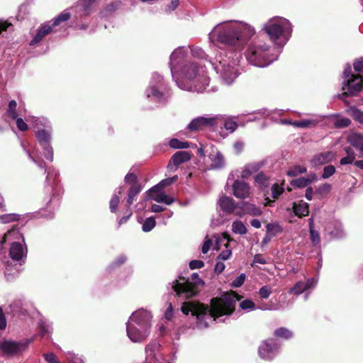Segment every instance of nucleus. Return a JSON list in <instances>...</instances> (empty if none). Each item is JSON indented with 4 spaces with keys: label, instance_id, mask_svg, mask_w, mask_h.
Instances as JSON below:
<instances>
[{
    "label": "nucleus",
    "instance_id": "obj_1",
    "mask_svg": "<svg viewBox=\"0 0 363 363\" xmlns=\"http://www.w3.org/2000/svg\"><path fill=\"white\" fill-rule=\"evenodd\" d=\"M188 48L179 47L169 57V67L173 79L181 89L203 92L209 84L205 65L194 60H187Z\"/></svg>",
    "mask_w": 363,
    "mask_h": 363
},
{
    "label": "nucleus",
    "instance_id": "obj_2",
    "mask_svg": "<svg viewBox=\"0 0 363 363\" xmlns=\"http://www.w3.org/2000/svg\"><path fill=\"white\" fill-rule=\"evenodd\" d=\"M239 298L234 293H225L211 301V307L195 301L183 303L181 311L184 314L195 316L196 327L206 328L213 322H224L235 311Z\"/></svg>",
    "mask_w": 363,
    "mask_h": 363
},
{
    "label": "nucleus",
    "instance_id": "obj_3",
    "mask_svg": "<svg viewBox=\"0 0 363 363\" xmlns=\"http://www.w3.org/2000/svg\"><path fill=\"white\" fill-rule=\"evenodd\" d=\"M255 33V30L252 26L242 21H229L218 23L209 33L208 38L215 52H219V43L229 50L240 51Z\"/></svg>",
    "mask_w": 363,
    "mask_h": 363
},
{
    "label": "nucleus",
    "instance_id": "obj_4",
    "mask_svg": "<svg viewBox=\"0 0 363 363\" xmlns=\"http://www.w3.org/2000/svg\"><path fill=\"white\" fill-rule=\"evenodd\" d=\"M217 53L213 61L208 60L213 66L216 72L218 74L226 84H231L239 75L238 66L241 59L240 51H228L223 48Z\"/></svg>",
    "mask_w": 363,
    "mask_h": 363
},
{
    "label": "nucleus",
    "instance_id": "obj_5",
    "mask_svg": "<svg viewBox=\"0 0 363 363\" xmlns=\"http://www.w3.org/2000/svg\"><path fill=\"white\" fill-rule=\"evenodd\" d=\"M279 54L280 50L277 46H272L262 40L257 39L248 45L245 57L250 64L263 68L276 61Z\"/></svg>",
    "mask_w": 363,
    "mask_h": 363
},
{
    "label": "nucleus",
    "instance_id": "obj_6",
    "mask_svg": "<svg viewBox=\"0 0 363 363\" xmlns=\"http://www.w3.org/2000/svg\"><path fill=\"white\" fill-rule=\"evenodd\" d=\"M151 311L140 308L132 313L126 323V333L133 342H142L150 335L152 328Z\"/></svg>",
    "mask_w": 363,
    "mask_h": 363
},
{
    "label": "nucleus",
    "instance_id": "obj_7",
    "mask_svg": "<svg viewBox=\"0 0 363 363\" xmlns=\"http://www.w3.org/2000/svg\"><path fill=\"white\" fill-rule=\"evenodd\" d=\"M262 30L274 45L280 48L284 47L290 39L293 28L288 19L274 16L263 24Z\"/></svg>",
    "mask_w": 363,
    "mask_h": 363
},
{
    "label": "nucleus",
    "instance_id": "obj_8",
    "mask_svg": "<svg viewBox=\"0 0 363 363\" xmlns=\"http://www.w3.org/2000/svg\"><path fill=\"white\" fill-rule=\"evenodd\" d=\"M6 242H10L9 255L11 259L18 263L19 266L23 264L26 261L28 247L24 237L18 228H13L0 238V251Z\"/></svg>",
    "mask_w": 363,
    "mask_h": 363
},
{
    "label": "nucleus",
    "instance_id": "obj_9",
    "mask_svg": "<svg viewBox=\"0 0 363 363\" xmlns=\"http://www.w3.org/2000/svg\"><path fill=\"white\" fill-rule=\"evenodd\" d=\"M145 96L150 101L156 105H164L167 103L170 94L163 77L154 73L150 81L149 86L145 91Z\"/></svg>",
    "mask_w": 363,
    "mask_h": 363
},
{
    "label": "nucleus",
    "instance_id": "obj_10",
    "mask_svg": "<svg viewBox=\"0 0 363 363\" xmlns=\"http://www.w3.org/2000/svg\"><path fill=\"white\" fill-rule=\"evenodd\" d=\"M363 89V77L352 73V67L347 65L343 72V96L356 95Z\"/></svg>",
    "mask_w": 363,
    "mask_h": 363
},
{
    "label": "nucleus",
    "instance_id": "obj_11",
    "mask_svg": "<svg viewBox=\"0 0 363 363\" xmlns=\"http://www.w3.org/2000/svg\"><path fill=\"white\" fill-rule=\"evenodd\" d=\"M39 129L35 132L36 139L43 150L45 157L50 162L54 159L53 148L51 145L52 128Z\"/></svg>",
    "mask_w": 363,
    "mask_h": 363
},
{
    "label": "nucleus",
    "instance_id": "obj_12",
    "mask_svg": "<svg viewBox=\"0 0 363 363\" xmlns=\"http://www.w3.org/2000/svg\"><path fill=\"white\" fill-rule=\"evenodd\" d=\"M220 116L216 115H204L196 117L191 121L186 126L189 131H199L205 128H214L218 126Z\"/></svg>",
    "mask_w": 363,
    "mask_h": 363
},
{
    "label": "nucleus",
    "instance_id": "obj_13",
    "mask_svg": "<svg viewBox=\"0 0 363 363\" xmlns=\"http://www.w3.org/2000/svg\"><path fill=\"white\" fill-rule=\"evenodd\" d=\"M169 285L181 299H187L196 294L194 285L184 278L180 279V280L176 279Z\"/></svg>",
    "mask_w": 363,
    "mask_h": 363
},
{
    "label": "nucleus",
    "instance_id": "obj_14",
    "mask_svg": "<svg viewBox=\"0 0 363 363\" xmlns=\"http://www.w3.org/2000/svg\"><path fill=\"white\" fill-rule=\"evenodd\" d=\"M279 345L273 339L263 341L259 347L258 353L261 359L272 360L279 353Z\"/></svg>",
    "mask_w": 363,
    "mask_h": 363
},
{
    "label": "nucleus",
    "instance_id": "obj_15",
    "mask_svg": "<svg viewBox=\"0 0 363 363\" xmlns=\"http://www.w3.org/2000/svg\"><path fill=\"white\" fill-rule=\"evenodd\" d=\"M30 342L31 340L21 342L3 340L0 343V350L4 354L13 355L25 351Z\"/></svg>",
    "mask_w": 363,
    "mask_h": 363
},
{
    "label": "nucleus",
    "instance_id": "obj_16",
    "mask_svg": "<svg viewBox=\"0 0 363 363\" xmlns=\"http://www.w3.org/2000/svg\"><path fill=\"white\" fill-rule=\"evenodd\" d=\"M233 195L238 199H246L250 195V185L242 180L237 179L233 184Z\"/></svg>",
    "mask_w": 363,
    "mask_h": 363
},
{
    "label": "nucleus",
    "instance_id": "obj_17",
    "mask_svg": "<svg viewBox=\"0 0 363 363\" xmlns=\"http://www.w3.org/2000/svg\"><path fill=\"white\" fill-rule=\"evenodd\" d=\"M335 156V153L332 151L320 152L313 156L310 163L312 167L316 168L333 161Z\"/></svg>",
    "mask_w": 363,
    "mask_h": 363
},
{
    "label": "nucleus",
    "instance_id": "obj_18",
    "mask_svg": "<svg viewBox=\"0 0 363 363\" xmlns=\"http://www.w3.org/2000/svg\"><path fill=\"white\" fill-rule=\"evenodd\" d=\"M208 157L211 161L210 169H220L224 167V157L217 148L211 147V150L208 155Z\"/></svg>",
    "mask_w": 363,
    "mask_h": 363
},
{
    "label": "nucleus",
    "instance_id": "obj_19",
    "mask_svg": "<svg viewBox=\"0 0 363 363\" xmlns=\"http://www.w3.org/2000/svg\"><path fill=\"white\" fill-rule=\"evenodd\" d=\"M52 26H50V23L42 24L38 29L36 34L34 35L32 40L30 42V45L35 46L52 30Z\"/></svg>",
    "mask_w": 363,
    "mask_h": 363
},
{
    "label": "nucleus",
    "instance_id": "obj_20",
    "mask_svg": "<svg viewBox=\"0 0 363 363\" xmlns=\"http://www.w3.org/2000/svg\"><path fill=\"white\" fill-rule=\"evenodd\" d=\"M148 199L157 203H164L166 205H171L174 202V198L167 195L162 190L152 193L150 189Z\"/></svg>",
    "mask_w": 363,
    "mask_h": 363
},
{
    "label": "nucleus",
    "instance_id": "obj_21",
    "mask_svg": "<svg viewBox=\"0 0 363 363\" xmlns=\"http://www.w3.org/2000/svg\"><path fill=\"white\" fill-rule=\"evenodd\" d=\"M220 208L226 213H233L236 209V205L234 200L228 196H223L218 201Z\"/></svg>",
    "mask_w": 363,
    "mask_h": 363
},
{
    "label": "nucleus",
    "instance_id": "obj_22",
    "mask_svg": "<svg viewBox=\"0 0 363 363\" xmlns=\"http://www.w3.org/2000/svg\"><path fill=\"white\" fill-rule=\"evenodd\" d=\"M217 116L220 117V118L218 120V125L223 124V128L228 131V133H233L238 128V123L235 121L233 117L219 114Z\"/></svg>",
    "mask_w": 363,
    "mask_h": 363
},
{
    "label": "nucleus",
    "instance_id": "obj_23",
    "mask_svg": "<svg viewBox=\"0 0 363 363\" xmlns=\"http://www.w3.org/2000/svg\"><path fill=\"white\" fill-rule=\"evenodd\" d=\"M27 122L30 123L34 128L41 129L40 127L50 128V122L43 116L38 117L35 116H28L26 118Z\"/></svg>",
    "mask_w": 363,
    "mask_h": 363
},
{
    "label": "nucleus",
    "instance_id": "obj_24",
    "mask_svg": "<svg viewBox=\"0 0 363 363\" xmlns=\"http://www.w3.org/2000/svg\"><path fill=\"white\" fill-rule=\"evenodd\" d=\"M263 166V162H257L247 164L244 167L241 172L240 177L242 179H248L254 173L258 172Z\"/></svg>",
    "mask_w": 363,
    "mask_h": 363
},
{
    "label": "nucleus",
    "instance_id": "obj_25",
    "mask_svg": "<svg viewBox=\"0 0 363 363\" xmlns=\"http://www.w3.org/2000/svg\"><path fill=\"white\" fill-rule=\"evenodd\" d=\"M19 116L20 115L17 109V102L15 100L9 101L8 108L4 115L5 120L10 123L11 120L16 118V117Z\"/></svg>",
    "mask_w": 363,
    "mask_h": 363
},
{
    "label": "nucleus",
    "instance_id": "obj_26",
    "mask_svg": "<svg viewBox=\"0 0 363 363\" xmlns=\"http://www.w3.org/2000/svg\"><path fill=\"white\" fill-rule=\"evenodd\" d=\"M318 178L315 174L310 176V178L300 177L296 179H293L291 182V185L296 188H304L313 182L317 181Z\"/></svg>",
    "mask_w": 363,
    "mask_h": 363
},
{
    "label": "nucleus",
    "instance_id": "obj_27",
    "mask_svg": "<svg viewBox=\"0 0 363 363\" xmlns=\"http://www.w3.org/2000/svg\"><path fill=\"white\" fill-rule=\"evenodd\" d=\"M124 191L123 186H119L114 191V193L111 197L109 203L110 211L112 213H116L117 211L118 206L120 202V196Z\"/></svg>",
    "mask_w": 363,
    "mask_h": 363
},
{
    "label": "nucleus",
    "instance_id": "obj_28",
    "mask_svg": "<svg viewBox=\"0 0 363 363\" xmlns=\"http://www.w3.org/2000/svg\"><path fill=\"white\" fill-rule=\"evenodd\" d=\"M191 159V154L186 151H179L174 154L171 158V161L174 165L178 167L183 162H187Z\"/></svg>",
    "mask_w": 363,
    "mask_h": 363
},
{
    "label": "nucleus",
    "instance_id": "obj_29",
    "mask_svg": "<svg viewBox=\"0 0 363 363\" xmlns=\"http://www.w3.org/2000/svg\"><path fill=\"white\" fill-rule=\"evenodd\" d=\"M242 211L244 214H250L253 216H259L262 213L259 208L257 207L255 204L247 202L242 203Z\"/></svg>",
    "mask_w": 363,
    "mask_h": 363
},
{
    "label": "nucleus",
    "instance_id": "obj_30",
    "mask_svg": "<svg viewBox=\"0 0 363 363\" xmlns=\"http://www.w3.org/2000/svg\"><path fill=\"white\" fill-rule=\"evenodd\" d=\"M326 231L328 232L329 235L332 238L340 239L345 236V232L342 229V225L340 223H335L333 226V230L330 229V226L328 225Z\"/></svg>",
    "mask_w": 363,
    "mask_h": 363
},
{
    "label": "nucleus",
    "instance_id": "obj_31",
    "mask_svg": "<svg viewBox=\"0 0 363 363\" xmlns=\"http://www.w3.org/2000/svg\"><path fill=\"white\" fill-rule=\"evenodd\" d=\"M293 211L295 215L300 218L306 216L309 213L308 204L306 202H301L299 203H294Z\"/></svg>",
    "mask_w": 363,
    "mask_h": 363
},
{
    "label": "nucleus",
    "instance_id": "obj_32",
    "mask_svg": "<svg viewBox=\"0 0 363 363\" xmlns=\"http://www.w3.org/2000/svg\"><path fill=\"white\" fill-rule=\"evenodd\" d=\"M20 273L18 267H14L11 263L7 262L5 266L4 274L8 281H11Z\"/></svg>",
    "mask_w": 363,
    "mask_h": 363
},
{
    "label": "nucleus",
    "instance_id": "obj_33",
    "mask_svg": "<svg viewBox=\"0 0 363 363\" xmlns=\"http://www.w3.org/2000/svg\"><path fill=\"white\" fill-rule=\"evenodd\" d=\"M142 187L141 186H130V189L128 192V197L126 199V207H129L133 204L135 197L139 194L141 191Z\"/></svg>",
    "mask_w": 363,
    "mask_h": 363
},
{
    "label": "nucleus",
    "instance_id": "obj_34",
    "mask_svg": "<svg viewBox=\"0 0 363 363\" xmlns=\"http://www.w3.org/2000/svg\"><path fill=\"white\" fill-rule=\"evenodd\" d=\"M320 121L321 119L318 118L303 119L295 121L292 124L295 127L305 128L308 127L315 126Z\"/></svg>",
    "mask_w": 363,
    "mask_h": 363
},
{
    "label": "nucleus",
    "instance_id": "obj_35",
    "mask_svg": "<svg viewBox=\"0 0 363 363\" xmlns=\"http://www.w3.org/2000/svg\"><path fill=\"white\" fill-rule=\"evenodd\" d=\"M269 177L264 174L263 172H259L255 177V184L262 189H264L269 186Z\"/></svg>",
    "mask_w": 363,
    "mask_h": 363
},
{
    "label": "nucleus",
    "instance_id": "obj_36",
    "mask_svg": "<svg viewBox=\"0 0 363 363\" xmlns=\"http://www.w3.org/2000/svg\"><path fill=\"white\" fill-rule=\"evenodd\" d=\"M71 16L69 9H65L62 11L58 16H57L52 21V23L50 24L52 28L60 26L62 23L67 21Z\"/></svg>",
    "mask_w": 363,
    "mask_h": 363
},
{
    "label": "nucleus",
    "instance_id": "obj_37",
    "mask_svg": "<svg viewBox=\"0 0 363 363\" xmlns=\"http://www.w3.org/2000/svg\"><path fill=\"white\" fill-rule=\"evenodd\" d=\"M177 179V176H174V177H172L170 178L163 179L159 184H157V185H155L151 188V192L154 193V192H156L157 191L163 190V189L165 186L172 184V183L176 182Z\"/></svg>",
    "mask_w": 363,
    "mask_h": 363
},
{
    "label": "nucleus",
    "instance_id": "obj_38",
    "mask_svg": "<svg viewBox=\"0 0 363 363\" xmlns=\"http://www.w3.org/2000/svg\"><path fill=\"white\" fill-rule=\"evenodd\" d=\"M188 48V52L187 53H189V50H190L191 51V56L195 58V59H200V60H203V59H205L206 58V54L204 52V51L199 47H197V46H192V47H186ZM186 59L187 60H189V57H188V54H186Z\"/></svg>",
    "mask_w": 363,
    "mask_h": 363
},
{
    "label": "nucleus",
    "instance_id": "obj_39",
    "mask_svg": "<svg viewBox=\"0 0 363 363\" xmlns=\"http://www.w3.org/2000/svg\"><path fill=\"white\" fill-rule=\"evenodd\" d=\"M348 141L356 150L363 145V135L359 133H352L348 138Z\"/></svg>",
    "mask_w": 363,
    "mask_h": 363
},
{
    "label": "nucleus",
    "instance_id": "obj_40",
    "mask_svg": "<svg viewBox=\"0 0 363 363\" xmlns=\"http://www.w3.org/2000/svg\"><path fill=\"white\" fill-rule=\"evenodd\" d=\"M274 336L279 338H282L285 340L290 339L293 337V333L289 329L284 328V327H280L277 329H276L274 332Z\"/></svg>",
    "mask_w": 363,
    "mask_h": 363
},
{
    "label": "nucleus",
    "instance_id": "obj_41",
    "mask_svg": "<svg viewBox=\"0 0 363 363\" xmlns=\"http://www.w3.org/2000/svg\"><path fill=\"white\" fill-rule=\"evenodd\" d=\"M21 215L18 213H6L0 216V223L2 224H8L20 220Z\"/></svg>",
    "mask_w": 363,
    "mask_h": 363
},
{
    "label": "nucleus",
    "instance_id": "obj_42",
    "mask_svg": "<svg viewBox=\"0 0 363 363\" xmlns=\"http://www.w3.org/2000/svg\"><path fill=\"white\" fill-rule=\"evenodd\" d=\"M267 233L273 237L282 232V228L277 223H270L266 226Z\"/></svg>",
    "mask_w": 363,
    "mask_h": 363
},
{
    "label": "nucleus",
    "instance_id": "obj_43",
    "mask_svg": "<svg viewBox=\"0 0 363 363\" xmlns=\"http://www.w3.org/2000/svg\"><path fill=\"white\" fill-rule=\"evenodd\" d=\"M40 334L42 336H45L47 334H49L52 332V325L50 321L46 319H41L38 323Z\"/></svg>",
    "mask_w": 363,
    "mask_h": 363
},
{
    "label": "nucleus",
    "instance_id": "obj_44",
    "mask_svg": "<svg viewBox=\"0 0 363 363\" xmlns=\"http://www.w3.org/2000/svg\"><path fill=\"white\" fill-rule=\"evenodd\" d=\"M232 230L233 233L240 235H245L247 233V230L245 224L240 220H236L232 224Z\"/></svg>",
    "mask_w": 363,
    "mask_h": 363
},
{
    "label": "nucleus",
    "instance_id": "obj_45",
    "mask_svg": "<svg viewBox=\"0 0 363 363\" xmlns=\"http://www.w3.org/2000/svg\"><path fill=\"white\" fill-rule=\"evenodd\" d=\"M96 0H81L82 9L85 16H89L93 11V6Z\"/></svg>",
    "mask_w": 363,
    "mask_h": 363
},
{
    "label": "nucleus",
    "instance_id": "obj_46",
    "mask_svg": "<svg viewBox=\"0 0 363 363\" xmlns=\"http://www.w3.org/2000/svg\"><path fill=\"white\" fill-rule=\"evenodd\" d=\"M169 145L173 149H186L189 147L188 142L180 141L177 138H172L169 142Z\"/></svg>",
    "mask_w": 363,
    "mask_h": 363
},
{
    "label": "nucleus",
    "instance_id": "obj_47",
    "mask_svg": "<svg viewBox=\"0 0 363 363\" xmlns=\"http://www.w3.org/2000/svg\"><path fill=\"white\" fill-rule=\"evenodd\" d=\"M307 169L303 166L295 165L291 167L286 172L289 177H296L300 174L306 172Z\"/></svg>",
    "mask_w": 363,
    "mask_h": 363
},
{
    "label": "nucleus",
    "instance_id": "obj_48",
    "mask_svg": "<svg viewBox=\"0 0 363 363\" xmlns=\"http://www.w3.org/2000/svg\"><path fill=\"white\" fill-rule=\"evenodd\" d=\"M156 225V221L155 218L151 216L147 218L143 224L142 229L144 232H150L151 231Z\"/></svg>",
    "mask_w": 363,
    "mask_h": 363
},
{
    "label": "nucleus",
    "instance_id": "obj_49",
    "mask_svg": "<svg viewBox=\"0 0 363 363\" xmlns=\"http://www.w3.org/2000/svg\"><path fill=\"white\" fill-rule=\"evenodd\" d=\"M306 291H307V289L305 286L304 282L298 281L290 289L289 293L298 296Z\"/></svg>",
    "mask_w": 363,
    "mask_h": 363
},
{
    "label": "nucleus",
    "instance_id": "obj_50",
    "mask_svg": "<svg viewBox=\"0 0 363 363\" xmlns=\"http://www.w3.org/2000/svg\"><path fill=\"white\" fill-rule=\"evenodd\" d=\"M240 307L242 311L246 312L253 311L256 308L255 303L250 299H245L241 301L240 303Z\"/></svg>",
    "mask_w": 363,
    "mask_h": 363
},
{
    "label": "nucleus",
    "instance_id": "obj_51",
    "mask_svg": "<svg viewBox=\"0 0 363 363\" xmlns=\"http://www.w3.org/2000/svg\"><path fill=\"white\" fill-rule=\"evenodd\" d=\"M11 121L16 122V127L20 131L25 132L28 129L26 120L25 121L20 116L16 117V118H13Z\"/></svg>",
    "mask_w": 363,
    "mask_h": 363
},
{
    "label": "nucleus",
    "instance_id": "obj_52",
    "mask_svg": "<svg viewBox=\"0 0 363 363\" xmlns=\"http://www.w3.org/2000/svg\"><path fill=\"white\" fill-rule=\"evenodd\" d=\"M215 239V249L218 250L220 248V245L223 241L226 240L227 243L225 244V246L228 245V243L230 241L229 235L227 233H223L221 237L218 235L213 236Z\"/></svg>",
    "mask_w": 363,
    "mask_h": 363
},
{
    "label": "nucleus",
    "instance_id": "obj_53",
    "mask_svg": "<svg viewBox=\"0 0 363 363\" xmlns=\"http://www.w3.org/2000/svg\"><path fill=\"white\" fill-rule=\"evenodd\" d=\"M354 72L356 75L363 77V57L357 59L354 62L353 64Z\"/></svg>",
    "mask_w": 363,
    "mask_h": 363
},
{
    "label": "nucleus",
    "instance_id": "obj_54",
    "mask_svg": "<svg viewBox=\"0 0 363 363\" xmlns=\"http://www.w3.org/2000/svg\"><path fill=\"white\" fill-rule=\"evenodd\" d=\"M124 181L129 184L130 186H141L138 181L137 176L133 173H128L124 178Z\"/></svg>",
    "mask_w": 363,
    "mask_h": 363
},
{
    "label": "nucleus",
    "instance_id": "obj_55",
    "mask_svg": "<svg viewBox=\"0 0 363 363\" xmlns=\"http://www.w3.org/2000/svg\"><path fill=\"white\" fill-rule=\"evenodd\" d=\"M351 116L355 121L363 124V111L356 108H352L350 110Z\"/></svg>",
    "mask_w": 363,
    "mask_h": 363
},
{
    "label": "nucleus",
    "instance_id": "obj_56",
    "mask_svg": "<svg viewBox=\"0 0 363 363\" xmlns=\"http://www.w3.org/2000/svg\"><path fill=\"white\" fill-rule=\"evenodd\" d=\"M272 195L274 199H277L284 191V187L282 185H279L275 183L272 186Z\"/></svg>",
    "mask_w": 363,
    "mask_h": 363
},
{
    "label": "nucleus",
    "instance_id": "obj_57",
    "mask_svg": "<svg viewBox=\"0 0 363 363\" xmlns=\"http://www.w3.org/2000/svg\"><path fill=\"white\" fill-rule=\"evenodd\" d=\"M26 153L30 160H31L39 168L44 169L45 172H46L45 166L42 159H38L35 157L29 151H26Z\"/></svg>",
    "mask_w": 363,
    "mask_h": 363
},
{
    "label": "nucleus",
    "instance_id": "obj_58",
    "mask_svg": "<svg viewBox=\"0 0 363 363\" xmlns=\"http://www.w3.org/2000/svg\"><path fill=\"white\" fill-rule=\"evenodd\" d=\"M335 172V167L333 165H327L323 169V172L321 176L323 179H328L333 175Z\"/></svg>",
    "mask_w": 363,
    "mask_h": 363
},
{
    "label": "nucleus",
    "instance_id": "obj_59",
    "mask_svg": "<svg viewBox=\"0 0 363 363\" xmlns=\"http://www.w3.org/2000/svg\"><path fill=\"white\" fill-rule=\"evenodd\" d=\"M272 294V289L269 286H264L259 289V294L260 297L263 299H267L269 298L270 294Z\"/></svg>",
    "mask_w": 363,
    "mask_h": 363
},
{
    "label": "nucleus",
    "instance_id": "obj_60",
    "mask_svg": "<svg viewBox=\"0 0 363 363\" xmlns=\"http://www.w3.org/2000/svg\"><path fill=\"white\" fill-rule=\"evenodd\" d=\"M309 232H310L311 240V242L313 243V245H318L320 241L319 233L314 229L310 230Z\"/></svg>",
    "mask_w": 363,
    "mask_h": 363
},
{
    "label": "nucleus",
    "instance_id": "obj_61",
    "mask_svg": "<svg viewBox=\"0 0 363 363\" xmlns=\"http://www.w3.org/2000/svg\"><path fill=\"white\" fill-rule=\"evenodd\" d=\"M354 159H355L354 152H351L350 154H349V155H347L346 157H342L340 160V163L342 165H345V164H352V163L354 164L355 162Z\"/></svg>",
    "mask_w": 363,
    "mask_h": 363
},
{
    "label": "nucleus",
    "instance_id": "obj_62",
    "mask_svg": "<svg viewBox=\"0 0 363 363\" xmlns=\"http://www.w3.org/2000/svg\"><path fill=\"white\" fill-rule=\"evenodd\" d=\"M350 123V120L347 118H338L335 122V126L336 128L347 127Z\"/></svg>",
    "mask_w": 363,
    "mask_h": 363
},
{
    "label": "nucleus",
    "instance_id": "obj_63",
    "mask_svg": "<svg viewBox=\"0 0 363 363\" xmlns=\"http://www.w3.org/2000/svg\"><path fill=\"white\" fill-rule=\"evenodd\" d=\"M245 280V274H241L231 283V286L235 288L241 286Z\"/></svg>",
    "mask_w": 363,
    "mask_h": 363
},
{
    "label": "nucleus",
    "instance_id": "obj_64",
    "mask_svg": "<svg viewBox=\"0 0 363 363\" xmlns=\"http://www.w3.org/2000/svg\"><path fill=\"white\" fill-rule=\"evenodd\" d=\"M43 356L48 363H60L56 355L52 352L44 354Z\"/></svg>",
    "mask_w": 363,
    "mask_h": 363
}]
</instances>
